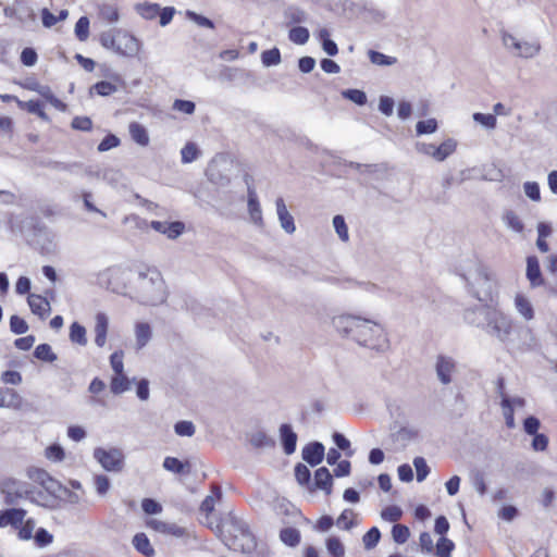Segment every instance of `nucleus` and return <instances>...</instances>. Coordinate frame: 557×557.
Here are the masks:
<instances>
[{"mask_svg":"<svg viewBox=\"0 0 557 557\" xmlns=\"http://www.w3.org/2000/svg\"><path fill=\"white\" fill-rule=\"evenodd\" d=\"M131 387V380L124 374H116L111 381V392L115 395H120Z\"/></svg>","mask_w":557,"mask_h":557,"instance_id":"40","label":"nucleus"},{"mask_svg":"<svg viewBox=\"0 0 557 557\" xmlns=\"http://www.w3.org/2000/svg\"><path fill=\"white\" fill-rule=\"evenodd\" d=\"M515 308L518 313L527 321L534 318V309L531 301L522 294H517L515 297Z\"/></svg>","mask_w":557,"mask_h":557,"instance_id":"23","label":"nucleus"},{"mask_svg":"<svg viewBox=\"0 0 557 557\" xmlns=\"http://www.w3.org/2000/svg\"><path fill=\"white\" fill-rule=\"evenodd\" d=\"M248 211H249L250 220L256 225L261 226L263 224L262 211H261L260 203L258 201L256 190L251 187H248Z\"/></svg>","mask_w":557,"mask_h":557,"instance_id":"19","label":"nucleus"},{"mask_svg":"<svg viewBox=\"0 0 557 557\" xmlns=\"http://www.w3.org/2000/svg\"><path fill=\"white\" fill-rule=\"evenodd\" d=\"M280 436L285 454L292 455L296 450L297 434L289 424L284 423L280 426Z\"/></svg>","mask_w":557,"mask_h":557,"instance_id":"16","label":"nucleus"},{"mask_svg":"<svg viewBox=\"0 0 557 557\" xmlns=\"http://www.w3.org/2000/svg\"><path fill=\"white\" fill-rule=\"evenodd\" d=\"M455 149L456 143L453 139H447L444 143H442L438 147L435 146L434 159L436 161H444L455 151Z\"/></svg>","mask_w":557,"mask_h":557,"instance_id":"41","label":"nucleus"},{"mask_svg":"<svg viewBox=\"0 0 557 557\" xmlns=\"http://www.w3.org/2000/svg\"><path fill=\"white\" fill-rule=\"evenodd\" d=\"M133 545L135 549L145 557H153L156 554L154 548L150 544L148 536L143 532L136 533L134 535Z\"/></svg>","mask_w":557,"mask_h":557,"instance_id":"22","label":"nucleus"},{"mask_svg":"<svg viewBox=\"0 0 557 557\" xmlns=\"http://www.w3.org/2000/svg\"><path fill=\"white\" fill-rule=\"evenodd\" d=\"M310 34L308 28L296 26L289 29L288 38L296 45H305L309 40Z\"/></svg>","mask_w":557,"mask_h":557,"instance_id":"42","label":"nucleus"},{"mask_svg":"<svg viewBox=\"0 0 557 557\" xmlns=\"http://www.w3.org/2000/svg\"><path fill=\"white\" fill-rule=\"evenodd\" d=\"M410 536V530L407 524H393L392 537L395 543L404 544Z\"/></svg>","mask_w":557,"mask_h":557,"instance_id":"45","label":"nucleus"},{"mask_svg":"<svg viewBox=\"0 0 557 557\" xmlns=\"http://www.w3.org/2000/svg\"><path fill=\"white\" fill-rule=\"evenodd\" d=\"M527 278L530 282L531 287H539L544 284L542 276L539 259L535 256L527 257Z\"/></svg>","mask_w":557,"mask_h":557,"instance_id":"14","label":"nucleus"},{"mask_svg":"<svg viewBox=\"0 0 557 557\" xmlns=\"http://www.w3.org/2000/svg\"><path fill=\"white\" fill-rule=\"evenodd\" d=\"M116 39H117V29L113 32H103L100 35V44L103 48L115 50L116 46Z\"/></svg>","mask_w":557,"mask_h":557,"instance_id":"58","label":"nucleus"},{"mask_svg":"<svg viewBox=\"0 0 557 557\" xmlns=\"http://www.w3.org/2000/svg\"><path fill=\"white\" fill-rule=\"evenodd\" d=\"M222 498V491L219 486L213 485L211 494L208 495L200 505V511L209 515L213 511L215 503Z\"/></svg>","mask_w":557,"mask_h":557,"instance_id":"28","label":"nucleus"},{"mask_svg":"<svg viewBox=\"0 0 557 557\" xmlns=\"http://www.w3.org/2000/svg\"><path fill=\"white\" fill-rule=\"evenodd\" d=\"M35 358L46 361L53 362L57 360V355L52 351L49 344H40L34 350Z\"/></svg>","mask_w":557,"mask_h":557,"instance_id":"43","label":"nucleus"},{"mask_svg":"<svg viewBox=\"0 0 557 557\" xmlns=\"http://www.w3.org/2000/svg\"><path fill=\"white\" fill-rule=\"evenodd\" d=\"M325 548L327 554L331 557H344L345 556V546L339 537L337 536H329L325 540Z\"/></svg>","mask_w":557,"mask_h":557,"instance_id":"31","label":"nucleus"},{"mask_svg":"<svg viewBox=\"0 0 557 557\" xmlns=\"http://www.w3.org/2000/svg\"><path fill=\"white\" fill-rule=\"evenodd\" d=\"M26 510L22 508H10L0 511V522H24ZM25 522H34L27 519Z\"/></svg>","mask_w":557,"mask_h":557,"instance_id":"26","label":"nucleus"},{"mask_svg":"<svg viewBox=\"0 0 557 557\" xmlns=\"http://www.w3.org/2000/svg\"><path fill=\"white\" fill-rule=\"evenodd\" d=\"M154 531L182 537L188 534L187 530L178 524H150Z\"/></svg>","mask_w":557,"mask_h":557,"instance_id":"37","label":"nucleus"},{"mask_svg":"<svg viewBox=\"0 0 557 557\" xmlns=\"http://www.w3.org/2000/svg\"><path fill=\"white\" fill-rule=\"evenodd\" d=\"M465 321L485 332L486 335L496 339L506 347L525 350L530 347L527 343H516L515 336L523 335L532 338L530 327L518 326L513 319L496 306L481 305L467 309L463 314Z\"/></svg>","mask_w":557,"mask_h":557,"instance_id":"1","label":"nucleus"},{"mask_svg":"<svg viewBox=\"0 0 557 557\" xmlns=\"http://www.w3.org/2000/svg\"><path fill=\"white\" fill-rule=\"evenodd\" d=\"M16 20L21 24H26L36 20V14L27 1L16 0Z\"/></svg>","mask_w":557,"mask_h":557,"instance_id":"25","label":"nucleus"},{"mask_svg":"<svg viewBox=\"0 0 557 557\" xmlns=\"http://www.w3.org/2000/svg\"><path fill=\"white\" fill-rule=\"evenodd\" d=\"M381 517L383 520L397 522L403 517V510L396 505H391L382 510Z\"/></svg>","mask_w":557,"mask_h":557,"instance_id":"52","label":"nucleus"},{"mask_svg":"<svg viewBox=\"0 0 557 557\" xmlns=\"http://www.w3.org/2000/svg\"><path fill=\"white\" fill-rule=\"evenodd\" d=\"M301 456L310 466H318L324 458V446L320 442H312L302 448Z\"/></svg>","mask_w":557,"mask_h":557,"instance_id":"12","label":"nucleus"},{"mask_svg":"<svg viewBox=\"0 0 557 557\" xmlns=\"http://www.w3.org/2000/svg\"><path fill=\"white\" fill-rule=\"evenodd\" d=\"M280 540L289 547H296L300 543V532L295 528H283L280 531Z\"/></svg>","mask_w":557,"mask_h":557,"instance_id":"33","label":"nucleus"},{"mask_svg":"<svg viewBox=\"0 0 557 557\" xmlns=\"http://www.w3.org/2000/svg\"><path fill=\"white\" fill-rule=\"evenodd\" d=\"M163 468L176 474L190 472V463L188 461L183 462L175 457H165Z\"/></svg>","mask_w":557,"mask_h":557,"instance_id":"27","label":"nucleus"},{"mask_svg":"<svg viewBox=\"0 0 557 557\" xmlns=\"http://www.w3.org/2000/svg\"><path fill=\"white\" fill-rule=\"evenodd\" d=\"M455 548V544L451 540L446 536H442L437 540L434 545L433 554L437 557H451V553Z\"/></svg>","mask_w":557,"mask_h":557,"instance_id":"32","label":"nucleus"},{"mask_svg":"<svg viewBox=\"0 0 557 557\" xmlns=\"http://www.w3.org/2000/svg\"><path fill=\"white\" fill-rule=\"evenodd\" d=\"M132 139L140 146H147L149 144V136L146 128L137 123L133 122L128 126Z\"/></svg>","mask_w":557,"mask_h":557,"instance_id":"29","label":"nucleus"},{"mask_svg":"<svg viewBox=\"0 0 557 557\" xmlns=\"http://www.w3.org/2000/svg\"><path fill=\"white\" fill-rule=\"evenodd\" d=\"M276 212L280 220L281 227L287 233L293 234L296 231L293 215L288 212L283 198H277L275 201Z\"/></svg>","mask_w":557,"mask_h":557,"instance_id":"15","label":"nucleus"},{"mask_svg":"<svg viewBox=\"0 0 557 557\" xmlns=\"http://www.w3.org/2000/svg\"><path fill=\"white\" fill-rule=\"evenodd\" d=\"M100 96H110L117 90L116 86L110 82L101 81L95 84L91 88Z\"/></svg>","mask_w":557,"mask_h":557,"instance_id":"60","label":"nucleus"},{"mask_svg":"<svg viewBox=\"0 0 557 557\" xmlns=\"http://www.w3.org/2000/svg\"><path fill=\"white\" fill-rule=\"evenodd\" d=\"M174 431L178 436H193L196 432V428L191 421H178L174 425Z\"/></svg>","mask_w":557,"mask_h":557,"instance_id":"54","label":"nucleus"},{"mask_svg":"<svg viewBox=\"0 0 557 557\" xmlns=\"http://www.w3.org/2000/svg\"><path fill=\"white\" fill-rule=\"evenodd\" d=\"M261 61L264 66H274L281 63V52L277 48L264 50L261 53Z\"/></svg>","mask_w":557,"mask_h":557,"instance_id":"44","label":"nucleus"},{"mask_svg":"<svg viewBox=\"0 0 557 557\" xmlns=\"http://www.w3.org/2000/svg\"><path fill=\"white\" fill-rule=\"evenodd\" d=\"M28 306L34 314L44 318L50 311V305L46 298L30 294L27 298Z\"/></svg>","mask_w":557,"mask_h":557,"instance_id":"21","label":"nucleus"},{"mask_svg":"<svg viewBox=\"0 0 557 557\" xmlns=\"http://www.w3.org/2000/svg\"><path fill=\"white\" fill-rule=\"evenodd\" d=\"M368 57L371 63L375 65L391 66L397 63V59L395 57L386 55L375 50H369Z\"/></svg>","mask_w":557,"mask_h":557,"instance_id":"39","label":"nucleus"},{"mask_svg":"<svg viewBox=\"0 0 557 557\" xmlns=\"http://www.w3.org/2000/svg\"><path fill=\"white\" fill-rule=\"evenodd\" d=\"M311 487L313 488V491L321 490L326 495H330L332 493L333 478L327 468L321 467L315 470L314 480L313 484H311Z\"/></svg>","mask_w":557,"mask_h":557,"instance_id":"13","label":"nucleus"},{"mask_svg":"<svg viewBox=\"0 0 557 557\" xmlns=\"http://www.w3.org/2000/svg\"><path fill=\"white\" fill-rule=\"evenodd\" d=\"M473 296L480 301L492 300L498 285L496 273L482 262H476L473 275H462Z\"/></svg>","mask_w":557,"mask_h":557,"instance_id":"5","label":"nucleus"},{"mask_svg":"<svg viewBox=\"0 0 557 557\" xmlns=\"http://www.w3.org/2000/svg\"><path fill=\"white\" fill-rule=\"evenodd\" d=\"M133 289L137 300L145 305L157 306L166 298L164 281L156 268L139 271Z\"/></svg>","mask_w":557,"mask_h":557,"instance_id":"3","label":"nucleus"},{"mask_svg":"<svg viewBox=\"0 0 557 557\" xmlns=\"http://www.w3.org/2000/svg\"><path fill=\"white\" fill-rule=\"evenodd\" d=\"M275 510L277 515L285 513L286 516L290 517L294 522H299V519L301 518V513L297 510V508L286 500H281L275 505Z\"/></svg>","mask_w":557,"mask_h":557,"instance_id":"38","label":"nucleus"},{"mask_svg":"<svg viewBox=\"0 0 557 557\" xmlns=\"http://www.w3.org/2000/svg\"><path fill=\"white\" fill-rule=\"evenodd\" d=\"M108 327V317L102 312L97 313L95 325V343L98 347H103L106 345Z\"/></svg>","mask_w":557,"mask_h":557,"instance_id":"18","label":"nucleus"},{"mask_svg":"<svg viewBox=\"0 0 557 557\" xmlns=\"http://www.w3.org/2000/svg\"><path fill=\"white\" fill-rule=\"evenodd\" d=\"M27 476L35 483L41 485L51 495L57 496L60 495L61 492L64 494L69 493L66 488H63L62 485L44 469L30 468L27 470Z\"/></svg>","mask_w":557,"mask_h":557,"instance_id":"8","label":"nucleus"},{"mask_svg":"<svg viewBox=\"0 0 557 557\" xmlns=\"http://www.w3.org/2000/svg\"><path fill=\"white\" fill-rule=\"evenodd\" d=\"M473 120L490 129H493L496 126V117L493 114L476 112L473 114Z\"/></svg>","mask_w":557,"mask_h":557,"instance_id":"64","label":"nucleus"},{"mask_svg":"<svg viewBox=\"0 0 557 557\" xmlns=\"http://www.w3.org/2000/svg\"><path fill=\"white\" fill-rule=\"evenodd\" d=\"M249 443L257 449H267L275 447V440L269 436L262 431L251 433L249 436Z\"/></svg>","mask_w":557,"mask_h":557,"instance_id":"24","label":"nucleus"},{"mask_svg":"<svg viewBox=\"0 0 557 557\" xmlns=\"http://www.w3.org/2000/svg\"><path fill=\"white\" fill-rule=\"evenodd\" d=\"M99 15L108 23H115L120 17L117 9L112 4H102L99 8Z\"/></svg>","mask_w":557,"mask_h":557,"instance_id":"50","label":"nucleus"},{"mask_svg":"<svg viewBox=\"0 0 557 557\" xmlns=\"http://www.w3.org/2000/svg\"><path fill=\"white\" fill-rule=\"evenodd\" d=\"M141 47L140 41L126 30L117 29V39L114 52L127 58L137 55Z\"/></svg>","mask_w":557,"mask_h":557,"instance_id":"9","label":"nucleus"},{"mask_svg":"<svg viewBox=\"0 0 557 557\" xmlns=\"http://www.w3.org/2000/svg\"><path fill=\"white\" fill-rule=\"evenodd\" d=\"M70 339L74 344L85 346L87 344L86 329L78 322H73L70 326Z\"/></svg>","mask_w":557,"mask_h":557,"instance_id":"36","label":"nucleus"},{"mask_svg":"<svg viewBox=\"0 0 557 557\" xmlns=\"http://www.w3.org/2000/svg\"><path fill=\"white\" fill-rule=\"evenodd\" d=\"M137 349H141L150 341L152 332L148 323H137L135 329Z\"/></svg>","mask_w":557,"mask_h":557,"instance_id":"30","label":"nucleus"},{"mask_svg":"<svg viewBox=\"0 0 557 557\" xmlns=\"http://www.w3.org/2000/svg\"><path fill=\"white\" fill-rule=\"evenodd\" d=\"M10 330L14 334H25L28 331V324L18 315L10 318Z\"/></svg>","mask_w":557,"mask_h":557,"instance_id":"59","label":"nucleus"},{"mask_svg":"<svg viewBox=\"0 0 557 557\" xmlns=\"http://www.w3.org/2000/svg\"><path fill=\"white\" fill-rule=\"evenodd\" d=\"M284 16L288 21V24H301L307 21V13L305 10L290 5L285 9Z\"/></svg>","mask_w":557,"mask_h":557,"instance_id":"34","label":"nucleus"},{"mask_svg":"<svg viewBox=\"0 0 557 557\" xmlns=\"http://www.w3.org/2000/svg\"><path fill=\"white\" fill-rule=\"evenodd\" d=\"M342 96L358 106H364L367 103V95L360 89H345L342 91Z\"/></svg>","mask_w":557,"mask_h":557,"instance_id":"47","label":"nucleus"},{"mask_svg":"<svg viewBox=\"0 0 557 557\" xmlns=\"http://www.w3.org/2000/svg\"><path fill=\"white\" fill-rule=\"evenodd\" d=\"M435 372L438 381L443 385H448L457 373V362L449 356L438 355L435 361Z\"/></svg>","mask_w":557,"mask_h":557,"instance_id":"10","label":"nucleus"},{"mask_svg":"<svg viewBox=\"0 0 557 557\" xmlns=\"http://www.w3.org/2000/svg\"><path fill=\"white\" fill-rule=\"evenodd\" d=\"M94 458L104 470L110 472H119L124 467V455L119 448L104 449L97 447L94 450Z\"/></svg>","mask_w":557,"mask_h":557,"instance_id":"7","label":"nucleus"},{"mask_svg":"<svg viewBox=\"0 0 557 557\" xmlns=\"http://www.w3.org/2000/svg\"><path fill=\"white\" fill-rule=\"evenodd\" d=\"M53 540L52 534H50L46 529L39 528L34 535V541L37 546L45 547L49 545Z\"/></svg>","mask_w":557,"mask_h":557,"instance_id":"61","label":"nucleus"},{"mask_svg":"<svg viewBox=\"0 0 557 557\" xmlns=\"http://www.w3.org/2000/svg\"><path fill=\"white\" fill-rule=\"evenodd\" d=\"M381 539V532L376 527H372L362 537V542L366 549L374 548Z\"/></svg>","mask_w":557,"mask_h":557,"instance_id":"46","label":"nucleus"},{"mask_svg":"<svg viewBox=\"0 0 557 557\" xmlns=\"http://www.w3.org/2000/svg\"><path fill=\"white\" fill-rule=\"evenodd\" d=\"M333 226L338 237L343 242H347L349 239L348 227L346 225L345 219L342 215H335L333 218Z\"/></svg>","mask_w":557,"mask_h":557,"instance_id":"55","label":"nucleus"},{"mask_svg":"<svg viewBox=\"0 0 557 557\" xmlns=\"http://www.w3.org/2000/svg\"><path fill=\"white\" fill-rule=\"evenodd\" d=\"M413 466L417 471V481L422 482L426 479L430 473V468L423 457H416L413 459Z\"/></svg>","mask_w":557,"mask_h":557,"instance_id":"56","label":"nucleus"},{"mask_svg":"<svg viewBox=\"0 0 557 557\" xmlns=\"http://www.w3.org/2000/svg\"><path fill=\"white\" fill-rule=\"evenodd\" d=\"M222 542L235 552L251 554L257 547L255 534L247 524H208Z\"/></svg>","mask_w":557,"mask_h":557,"instance_id":"4","label":"nucleus"},{"mask_svg":"<svg viewBox=\"0 0 557 557\" xmlns=\"http://www.w3.org/2000/svg\"><path fill=\"white\" fill-rule=\"evenodd\" d=\"M419 546L423 554H428V555L433 554L434 544H433V539L430 533L422 532L420 534Z\"/></svg>","mask_w":557,"mask_h":557,"instance_id":"62","label":"nucleus"},{"mask_svg":"<svg viewBox=\"0 0 557 557\" xmlns=\"http://www.w3.org/2000/svg\"><path fill=\"white\" fill-rule=\"evenodd\" d=\"M504 388V380H498V389L502 397V408H503V414L506 421V425L509 429H513L516 426L515 423V417H513V408L511 407V399L508 395H506L503 391Z\"/></svg>","mask_w":557,"mask_h":557,"instance_id":"17","label":"nucleus"},{"mask_svg":"<svg viewBox=\"0 0 557 557\" xmlns=\"http://www.w3.org/2000/svg\"><path fill=\"white\" fill-rule=\"evenodd\" d=\"M417 437L418 431L407 426L400 428L397 432L392 434L394 443H396L399 448H406Z\"/></svg>","mask_w":557,"mask_h":557,"instance_id":"20","label":"nucleus"},{"mask_svg":"<svg viewBox=\"0 0 557 557\" xmlns=\"http://www.w3.org/2000/svg\"><path fill=\"white\" fill-rule=\"evenodd\" d=\"M181 153H182V162L183 163H190V162L195 161L198 158L199 150H198L196 144L187 143L183 147Z\"/></svg>","mask_w":557,"mask_h":557,"instance_id":"53","label":"nucleus"},{"mask_svg":"<svg viewBox=\"0 0 557 557\" xmlns=\"http://www.w3.org/2000/svg\"><path fill=\"white\" fill-rule=\"evenodd\" d=\"M295 478L300 485L306 486L311 492L313 491V488L311 487V472L306 465H296Z\"/></svg>","mask_w":557,"mask_h":557,"instance_id":"35","label":"nucleus"},{"mask_svg":"<svg viewBox=\"0 0 557 557\" xmlns=\"http://www.w3.org/2000/svg\"><path fill=\"white\" fill-rule=\"evenodd\" d=\"M504 47L515 57L530 59L539 54L541 45L539 41H523L508 32L502 33Z\"/></svg>","mask_w":557,"mask_h":557,"instance_id":"6","label":"nucleus"},{"mask_svg":"<svg viewBox=\"0 0 557 557\" xmlns=\"http://www.w3.org/2000/svg\"><path fill=\"white\" fill-rule=\"evenodd\" d=\"M75 35L81 41L87 40L89 36V20L87 16H81L76 22Z\"/></svg>","mask_w":557,"mask_h":557,"instance_id":"51","label":"nucleus"},{"mask_svg":"<svg viewBox=\"0 0 557 557\" xmlns=\"http://www.w3.org/2000/svg\"><path fill=\"white\" fill-rule=\"evenodd\" d=\"M504 221L509 228L517 233H522L524 230L523 222L513 211H507L504 215Z\"/></svg>","mask_w":557,"mask_h":557,"instance_id":"48","label":"nucleus"},{"mask_svg":"<svg viewBox=\"0 0 557 557\" xmlns=\"http://www.w3.org/2000/svg\"><path fill=\"white\" fill-rule=\"evenodd\" d=\"M333 325L343 336L358 345L376 351L388 348V338L384 327L372 320L354 314H341L333 318Z\"/></svg>","mask_w":557,"mask_h":557,"instance_id":"2","label":"nucleus"},{"mask_svg":"<svg viewBox=\"0 0 557 557\" xmlns=\"http://www.w3.org/2000/svg\"><path fill=\"white\" fill-rule=\"evenodd\" d=\"M184 230H185V225L183 222H180V221L171 222V223H168L164 235H166V237L170 239H175L181 234H183Z\"/></svg>","mask_w":557,"mask_h":557,"instance_id":"63","label":"nucleus"},{"mask_svg":"<svg viewBox=\"0 0 557 557\" xmlns=\"http://www.w3.org/2000/svg\"><path fill=\"white\" fill-rule=\"evenodd\" d=\"M0 490L5 495V502L13 504L17 498L29 493L28 485L16 479H4L0 482Z\"/></svg>","mask_w":557,"mask_h":557,"instance_id":"11","label":"nucleus"},{"mask_svg":"<svg viewBox=\"0 0 557 557\" xmlns=\"http://www.w3.org/2000/svg\"><path fill=\"white\" fill-rule=\"evenodd\" d=\"M437 129V122L435 119H428L419 121L416 125L418 135L432 134Z\"/></svg>","mask_w":557,"mask_h":557,"instance_id":"57","label":"nucleus"},{"mask_svg":"<svg viewBox=\"0 0 557 557\" xmlns=\"http://www.w3.org/2000/svg\"><path fill=\"white\" fill-rule=\"evenodd\" d=\"M160 10L161 8L157 3H143L137 7L138 13L146 20H153Z\"/></svg>","mask_w":557,"mask_h":557,"instance_id":"49","label":"nucleus"}]
</instances>
